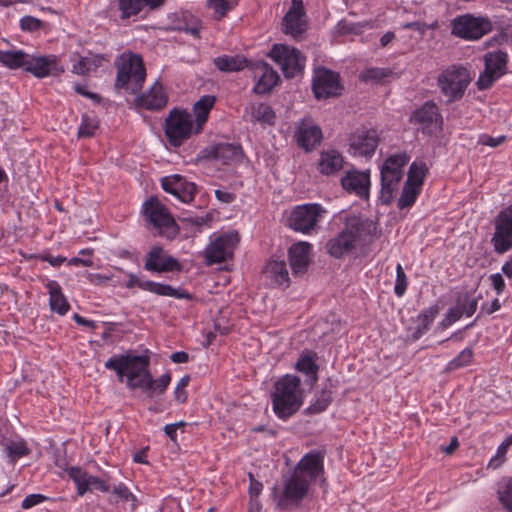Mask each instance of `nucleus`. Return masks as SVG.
<instances>
[{
	"label": "nucleus",
	"mask_w": 512,
	"mask_h": 512,
	"mask_svg": "<svg viewBox=\"0 0 512 512\" xmlns=\"http://www.w3.org/2000/svg\"><path fill=\"white\" fill-rule=\"evenodd\" d=\"M268 55L281 67L286 78H294L305 67L306 58L302 53L286 44H274Z\"/></svg>",
	"instance_id": "nucleus-7"
},
{
	"label": "nucleus",
	"mask_w": 512,
	"mask_h": 512,
	"mask_svg": "<svg viewBox=\"0 0 512 512\" xmlns=\"http://www.w3.org/2000/svg\"><path fill=\"white\" fill-rule=\"evenodd\" d=\"M238 242L237 232L222 234L216 237L204 250L206 264L213 265L232 259Z\"/></svg>",
	"instance_id": "nucleus-9"
},
{
	"label": "nucleus",
	"mask_w": 512,
	"mask_h": 512,
	"mask_svg": "<svg viewBox=\"0 0 512 512\" xmlns=\"http://www.w3.org/2000/svg\"><path fill=\"white\" fill-rule=\"evenodd\" d=\"M97 128H98V122L94 118H91L87 114H84L82 116L81 125L78 128V132H77L78 138L92 137Z\"/></svg>",
	"instance_id": "nucleus-51"
},
{
	"label": "nucleus",
	"mask_w": 512,
	"mask_h": 512,
	"mask_svg": "<svg viewBox=\"0 0 512 512\" xmlns=\"http://www.w3.org/2000/svg\"><path fill=\"white\" fill-rule=\"evenodd\" d=\"M342 188L349 194L368 199L370 189V172L351 169L341 178Z\"/></svg>",
	"instance_id": "nucleus-22"
},
{
	"label": "nucleus",
	"mask_w": 512,
	"mask_h": 512,
	"mask_svg": "<svg viewBox=\"0 0 512 512\" xmlns=\"http://www.w3.org/2000/svg\"><path fill=\"white\" fill-rule=\"evenodd\" d=\"M402 178L403 174H388L381 172L380 200L382 204L388 205L391 203L394 193L398 190V186Z\"/></svg>",
	"instance_id": "nucleus-37"
},
{
	"label": "nucleus",
	"mask_w": 512,
	"mask_h": 512,
	"mask_svg": "<svg viewBox=\"0 0 512 512\" xmlns=\"http://www.w3.org/2000/svg\"><path fill=\"white\" fill-rule=\"evenodd\" d=\"M165 136L173 147L181 146L192 135H197L196 125L190 113L177 108L172 109L165 119Z\"/></svg>",
	"instance_id": "nucleus-4"
},
{
	"label": "nucleus",
	"mask_w": 512,
	"mask_h": 512,
	"mask_svg": "<svg viewBox=\"0 0 512 512\" xmlns=\"http://www.w3.org/2000/svg\"><path fill=\"white\" fill-rule=\"evenodd\" d=\"M361 228L362 224L359 220L347 223L345 229L327 242V252L335 258H340L345 253L352 250L355 246Z\"/></svg>",
	"instance_id": "nucleus-14"
},
{
	"label": "nucleus",
	"mask_w": 512,
	"mask_h": 512,
	"mask_svg": "<svg viewBox=\"0 0 512 512\" xmlns=\"http://www.w3.org/2000/svg\"><path fill=\"white\" fill-rule=\"evenodd\" d=\"M309 485L307 477H300L293 472L285 481L284 490L277 499V506L286 509L289 504L299 503L307 495Z\"/></svg>",
	"instance_id": "nucleus-18"
},
{
	"label": "nucleus",
	"mask_w": 512,
	"mask_h": 512,
	"mask_svg": "<svg viewBox=\"0 0 512 512\" xmlns=\"http://www.w3.org/2000/svg\"><path fill=\"white\" fill-rule=\"evenodd\" d=\"M498 499L507 512H512V477L503 479L499 484Z\"/></svg>",
	"instance_id": "nucleus-48"
},
{
	"label": "nucleus",
	"mask_w": 512,
	"mask_h": 512,
	"mask_svg": "<svg viewBox=\"0 0 512 512\" xmlns=\"http://www.w3.org/2000/svg\"><path fill=\"white\" fill-rule=\"evenodd\" d=\"M494 223L491 243L497 254H504L512 249V204L498 213Z\"/></svg>",
	"instance_id": "nucleus-10"
},
{
	"label": "nucleus",
	"mask_w": 512,
	"mask_h": 512,
	"mask_svg": "<svg viewBox=\"0 0 512 512\" xmlns=\"http://www.w3.org/2000/svg\"><path fill=\"white\" fill-rule=\"evenodd\" d=\"M344 158L337 150L322 151L319 160V171L324 175H333L343 168Z\"/></svg>",
	"instance_id": "nucleus-34"
},
{
	"label": "nucleus",
	"mask_w": 512,
	"mask_h": 512,
	"mask_svg": "<svg viewBox=\"0 0 512 512\" xmlns=\"http://www.w3.org/2000/svg\"><path fill=\"white\" fill-rule=\"evenodd\" d=\"M332 400L331 391L322 390L316 400L307 408L308 414H318L327 409Z\"/></svg>",
	"instance_id": "nucleus-49"
},
{
	"label": "nucleus",
	"mask_w": 512,
	"mask_h": 512,
	"mask_svg": "<svg viewBox=\"0 0 512 512\" xmlns=\"http://www.w3.org/2000/svg\"><path fill=\"white\" fill-rule=\"evenodd\" d=\"M207 6L214 10L218 19H222L233 9V5L229 0H207Z\"/></svg>",
	"instance_id": "nucleus-54"
},
{
	"label": "nucleus",
	"mask_w": 512,
	"mask_h": 512,
	"mask_svg": "<svg viewBox=\"0 0 512 512\" xmlns=\"http://www.w3.org/2000/svg\"><path fill=\"white\" fill-rule=\"evenodd\" d=\"M421 188L404 183L397 206L399 209H405L413 206L417 197L421 193Z\"/></svg>",
	"instance_id": "nucleus-47"
},
{
	"label": "nucleus",
	"mask_w": 512,
	"mask_h": 512,
	"mask_svg": "<svg viewBox=\"0 0 512 512\" xmlns=\"http://www.w3.org/2000/svg\"><path fill=\"white\" fill-rule=\"evenodd\" d=\"M164 1L165 0H117L118 9L121 12L120 18L125 20L136 16L146 6L150 9H156L162 6Z\"/></svg>",
	"instance_id": "nucleus-31"
},
{
	"label": "nucleus",
	"mask_w": 512,
	"mask_h": 512,
	"mask_svg": "<svg viewBox=\"0 0 512 512\" xmlns=\"http://www.w3.org/2000/svg\"><path fill=\"white\" fill-rule=\"evenodd\" d=\"M129 361L127 360V355H121L118 357H111L109 358L106 363L105 367L110 370L116 371L117 375L119 376L120 380H122V377L125 375L127 363Z\"/></svg>",
	"instance_id": "nucleus-52"
},
{
	"label": "nucleus",
	"mask_w": 512,
	"mask_h": 512,
	"mask_svg": "<svg viewBox=\"0 0 512 512\" xmlns=\"http://www.w3.org/2000/svg\"><path fill=\"white\" fill-rule=\"evenodd\" d=\"M117 76L115 87L125 89L132 94L138 93L146 78V69L143 59L137 54H123L116 62Z\"/></svg>",
	"instance_id": "nucleus-2"
},
{
	"label": "nucleus",
	"mask_w": 512,
	"mask_h": 512,
	"mask_svg": "<svg viewBox=\"0 0 512 512\" xmlns=\"http://www.w3.org/2000/svg\"><path fill=\"white\" fill-rule=\"evenodd\" d=\"M161 187L165 192L172 194L183 203L192 202L197 191L195 183L187 181L179 174L163 177Z\"/></svg>",
	"instance_id": "nucleus-20"
},
{
	"label": "nucleus",
	"mask_w": 512,
	"mask_h": 512,
	"mask_svg": "<svg viewBox=\"0 0 512 512\" xmlns=\"http://www.w3.org/2000/svg\"><path fill=\"white\" fill-rule=\"evenodd\" d=\"M428 171L424 162H413L409 167L405 183L422 189Z\"/></svg>",
	"instance_id": "nucleus-45"
},
{
	"label": "nucleus",
	"mask_w": 512,
	"mask_h": 512,
	"mask_svg": "<svg viewBox=\"0 0 512 512\" xmlns=\"http://www.w3.org/2000/svg\"><path fill=\"white\" fill-rule=\"evenodd\" d=\"M389 72L384 68H368L361 72L360 79L362 81H381L385 77H387Z\"/></svg>",
	"instance_id": "nucleus-55"
},
{
	"label": "nucleus",
	"mask_w": 512,
	"mask_h": 512,
	"mask_svg": "<svg viewBox=\"0 0 512 512\" xmlns=\"http://www.w3.org/2000/svg\"><path fill=\"white\" fill-rule=\"evenodd\" d=\"M315 358V353L302 354L295 366L298 371L307 376V383L309 385H314L318 380L319 366L317 365Z\"/></svg>",
	"instance_id": "nucleus-39"
},
{
	"label": "nucleus",
	"mask_w": 512,
	"mask_h": 512,
	"mask_svg": "<svg viewBox=\"0 0 512 512\" xmlns=\"http://www.w3.org/2000/svg\"><path fill=\"white\" fill-rule=\"evenodd\" d=\"M408 286V279L406 276V273L400 263L396 266V279H395V286H394V293L398 297H402Z\"/></svg>",
	"instance_id": "nucleus-53"
},
{
	"label": "nucleus",
	"mask_w": 512,
	"mask_h": 512,
	"mask_svg": "<svg viewBox=\"0 0 512 512\" xmlns=\"http://www.w3.org/2000/svg\"><path fill=\"white\" fill-rule=\"evenodd\" d=\"M127 363L125 375L127 376V384L130 388H139L140 381L148 371L149 358L147 356H129L127 355Z\"/></svg>",
	"instance_id": "nucleus-29"
},
{
	"label": "nucleus",
	"mask_w": 512,
	"mask_h": 512,
	"mask_svg": "<svg viewBox=\"0 0 512 512\" xmlns=\"http://www.w3.org/2000/svg\"><path fill=\"white\" fill-rule=\"evenodd\" d=\"M69 477L75 482L79 495H84L91 489L109 492L110 487L106 482L96 476L88 475L79 467H71L68 469Z\"/></svg>",
	"instance_id": "nucleus-26"
},
{
	"label": "nucleus",
	"mask_w": 512,
	"mask_h": 512,
	"mask_svg": "<svg viewBox=\"0 0 512 512\" xmlns=\"http://www.w3.org/2000/svg\"><path fill=\"white\" fill-rule=\"evenodd\" d=\"M113 493L125 501L136 500L135 496L129 491V489L123 483H120L119 485L115 486L113 489Z\"/></svg>",
	"instance_id": "nucleus-63"
},
{
	"label": "nucleus",
	"mask_w": 512,
	"mask_h": 512,
	"mask_svg": "<svg viewBox=\"0 0 512 512\" xmlns=\"http://www.w3.org/2000/svg\"><path fill=\"white\" fill-rule=\"evenodd\" d=\"M506 140V136L501 135L499 137H492L487 134H482L479 136L478 143L484 146L497 147L501 145Z\"/></svg>",
	"instance_id": "nucleus-60"
},
{
	"label": "nucleus",
	"mask_w": 512,
	"mask_h": 512,
	"mask_svg": "<svg viewBox=\"0 0 512 512\" xmlns=\"http://www.w3.org/2000/svg\"><path fill=\"white\" fill-rule=\"evenodd\" d=\"M254 78H257L253 91L257 94H267L277 85L280 77L268 63L263 61L256 62L253 67Z\"/></svg>",
	"instance_id": "nucleus-23"
},
{
	"label": "nucleus",
	"mask_w": 512,
	"mask_h": 512,
	"mask_svg": "<svg viewBox=\"0 0 512 512\" xmlns=\"http://www.w3.org/2000/svg\"><path fill=\"white\" fill-rule=\"evenodd\" d=\"M324 472L323 455L317 451L307 453L297 464L294 473L307 477L309 483Z\"/></svg>",
	"instance_id": "nucleus-27"
},
{
	"label": "nucleus",
	"mask_w": 512,
	"mask_h": 512,
	"mask_svg": "<svg viewBox=\"0 0 512 512\" xmlns=\"http://www.w3.org/2000/svg\"><path fill=\"white\" fill-rule=\"evenodd\" d=\"M312 246L308 242H298L293 244L288 250L289 262L293 276H303L311 262Z\"/></svg>",
	"instance_id": "nucleus-25"
},
{
	"label": "nucleus",
	"mask_w": 512,
	"mask_h": 512,
	"mask_svg": "<svg viewBox=\"0 0 512 512\" xmlns=\"http://www.w3.org/2000/svg\"><path fill=\"white\" fill-rule=\"evenodd\" d=\"M409 159L410 157L405 152L390 155L382 164L381 172L403 174V168L408 163Z\"/></svg>",
	"instance_id": "nucleus-44"
},
{
	"label": "nucleus",
	"mask_w": 512,
	"mask_h": 512,
	"mask_svg": "<svg viewBox=\"0 0 512 512\" xmlns=\"http://www.w3.org/2000/svg\"><path fill=\"white\" fill-rule=\"evenodd\" d=\"M379 143V136L374 129H358L350 137V149L354 155L371 157Z\"/></svg>",
	"instance_id": "nucleus-21"
},
{
	"label": "nucleus",
	"mask_w": 512,
	"mask_h": 512,
	"mask_svg": "<svg viewBox=\"0 0 512 512\" xmlns=\"http://www.w3.org/2000/svg\"><path fill=\"white\" fill-rule=\"evenodd\" d=\"M46 499H47V497L42 494H30L24 498V500L22 501L21 507L23 509H29L37 504L42 503Z\"/></svg>",
	"instance_id": "nucleus-61"
},
{
	"label": "nucleus",
	"mask_w": 512,
	"mask_h": 512,
	"mask_svg": "<svg viewBox=\"0 0 512 512\" xmlns=\"http://www.w3.org/2000/svg\"><path fill=\"white\" fill-rule=\"evenodd\" d=\"M271 400L276 416L286 420L293 416L302 406L304 396L298 376L286 374L279 378L273 387Z\"/></svg>",
	"instance_id": "nucleus-1"
},
{
	"label": "nucleus",
	"mask_w": 512,
	"mask_h": 512,
	"mask_svg": "<svg viewBox=\"0 0 512 512\" xmlns=\"http://www.w3.org/2000/svg\"><path fill=\"white\" fill-rule=\"evenodd\" d=\"M38 258L41 261L48 262L53 267H59L60 265L67 261V258L64 256H53L51 254H42L39 255Z\"/></svg>",
	"instance_id": "nucleus-64"
},
{
	"label": "nucleus",
	"mask_w": 512,
	"mask_h": 512,
	"mask_svg": "<svg viewBox=\"0 0 512 512\" xmlns=\"http://www.w3.org/2000/svg\"><path fill=\"white\" fill-rule=\"evenodd\" d=\"M216 102V97L213 95H203L200 99L194 104L193 112L195 115V125H196V133H201L205 123L208 120L210 111L214 107Z\"/></svg>",
	"instance_id": "nucleus-33"
},
{
	"label": "nucleus",
	"mask_w": 512,
	"mask_h": 512,
	"mask_svg": "<svg viewBox=\"0 0 512 512\" xmlns=\"http://www.w3.org/2000/svg\"><path fill=\"white\" fill-rule=\"evenodd\" d=\"M409 122L418 125L424 134L431 135L442 124V117L437 105L433 101H426L413 111Z\"/></svg>",
	"instance_id": "nucleus-16"
},
{
	"label": "nucleus",
	"mask_w": 512,
	"mask_h": 512,
	"mask_svg": "<svg viewBox=\"0 0 512 512\" xmlns=\"http://www.w3.org/2000/svg\"><path fill=\"white\" fill-rule=\"evenodd\" d=\"M248 110V108H246ZM249 120L253 123H261L267 125H274L276 115L274 110L269 104L256 103L249 106Z\"/></svg>",
	"instance_id": "nucleus-38"
},
{
	"label": "nucleus",
	"mask_w": 512,
	"mask_h": 512,
	"mask_svg": "<svg viewBox=\"0 0 512 512\" xmlns=\"http://www.w3.org/2000/svg\"><path fill=\"white\" fill-rule=\"evenodd\" d=\"M27 56L28 54L22 50H0V63L9 69L23 68L25 70Z\"/></svg>",
	"instance_id": "nucleus-41"
},
{
	"label": "nucleus",
	"mask_w": 512,
	"mask_h": 512,
	"mask_svg": "<svg viewBox=\"0 0 512 512\" xmlns=\"http://www.w3.org/2000/svg\"><path fill=\"white\" fill-rule=\"evenodd\" d=\"M104 57L94 55L92 57H79L78 61L73 64L72 72L77 75L86 76L90 72L95 71L102 65Z\"/></svg>",
	"instance_id": "nucleus-42"
},
{
	"label": "nucleus",
	"mask_w": 512,
	"mask_h": 512,
	"mask_svg": "<svg viewBox=\"0 0 512 512\" xmlns=\"http://www.w3.org/2000/svg\"><path fill=\"white\" fill-rule=\"evenodd\" d=\"M170 382L171 374L169 372L164 373L156 380L153 379L151 373H146L138 385L139 388L147 393L148 397L153 398L163 394L168 388Z\"/></svg>",
	"instance_id": "nucleus-32"
},
{
	"label": "nucleus",
	"mask_w": 512,
	"mask_h": 512,
	"mask_svg": "<svg viewBox=\"0 0 512 512\" xmlns=\"http://www.w3.org/2000/svg\"><path fill=\"white\" fill-rule=\"evenodd\" d=\"M265 273L279 286L288 287L290 285L289 272L284 260L272 258L265 267Z\"/></svg>",
	"instance_id": "nucleus-36"
},
{
	"label": "nucleus",
	"mask_w": 512,
	"mask_h": 512,
	"mask_svg": "<svg viewBox=\"0 0 512 512\" xmlns=\"http://www.w3.org/2000/svg\"><path fill=\"white\" fill-rule=\"evenodd\" d=\"M144 269L155 273L181 271L182 265L173 256L169 255L163 247L154 245L145 256Z\"/></svg>",
	"instance_id": "nucleus-17"
},
{
	"label": "nucleus",
	"mask_w": 512,
	"mask_h": 512,
	"mask_svg": "<svg viewBox=\"0 0 512 512\" xmlns=\"http://www.w3.org/2000/svg\"><path fill=\"white\" fill-rule=\"evenodd\" d=\"M463 316L464 315L459 310V308H457L456 306L450 307L447 310L446 314L444 315V318L442 319V321L439 323V325L442 329H446L449 326H451L453 323H455L456 321L461 319V317H463Z\"/></svg>",
	"instance_id": "nucleus-56"
},
{
	"label": "nucleus",
	"mask_w": 512,
	"mask_h": 512,
	"mask_svg": "<svg viewBox=\"0 0 512 512\" xmlns=\"http://www.w3.org/2000/svg\"><path fill=\"white\" fill-rule=\"evenodd\" d=\"M439 313L438 305H433L427 309H424L418 315L419 325L416 327L415 332L413 333L414 339H419L423 334H425L432 325L434 319Z\"/></svg>",
	"instance_id": "nucleus-43"
},
{
	"label": "nucleus",
	"mask_w": 512,
	"mask_h": 512,
	"mask_svg": "<svg viewBox=\"0 0 512 512\" xmlns=\"http://www.w3.org/2000/svg\"><path fill=\"white\" fill-rule=\"evenodd\" d=\"M46 288L49 293V304L52 311L59 315H65L70 309V305L62 292L61 286L54 280L48 281Z\"/></svg>",
	"instance_id": "nucleus-35"
},
{
	"label": "nucleus",
	"mask_w": 512,
	"mask_h": 512,
	"mask_svg": "<svg viewBox=\"0 0 512 512\" xmlns=\"http://www.w3.org/2000/svg\"><path fill=\"white\" fill-rule=\"evenodd\" d=\"M207 151V157L220 161L224 165L239 162L243 157V149L240 144L218 143Z\"/></svg>",
	"instance_id": "nucleus-28"
},
{
	"label": "nucleus",
	"mask_w": 512,
	"mask_h": 512,
	"mask_svg": "<svg viewBox=\"0 0 512 512\" xmlns=\"http://www.w3.org/2000/svg\"><path fill=\"white\" fill-rule=\"evenodd\" d=\"M323 213L324 208L317 203L298 205L287 219L288 226L297 232L307 234L315 228Z\"/></svg>",
	"instance_id": "nucleus-8"
},
{
	"label": "nucleus",
	"mask_w": 512,
	"mask_h": 512,
	"mask_svg": "<svg viewBox=\"0 0 512 512\" xmlns=\"http://www.w3.org/2000/svg\"><path fill=\"white\" fill-rule=\"evenodd\" d=\"M480 297L481 296L471 297L468 292L461 293L456 299L455 306L459 308L464 316L471 317L477 310L478 299Z\"/></svg>",
	"instance_id": "nucleus-46"
},
{
	"label": "nucleus",
	"mask_w": 512,
	"mask_h": 512,
	"mask_svg": "<svg viewBox=\"0 0 512 512\" xmlns=\"http://www.w3.org/2000/svg\"><path fill=\"white\" fill-rule=\"evenodd\" d=\"M293 137L299 148L311 152L321 143L323 134L312 117L306 116L295 123Z\"/></svg>",
	"instance_id": "nucleus-12"
},
{
	"label": "nucleus",
	"mask_w": 512,
	"mask_h": 512,
	"mask_svg": "<svg viewBox=\"0 0 512 512\" xmlns=\"http://www.w3.org/2000/svg\"><path fill=\"white\" fill-rule=\"evenodd\" d=\"M490 281L493 289L496 291L497 295H501L505 290V281L500 273H495L490 275Z\"/></svg>",
	"instance_id": "nucleus-62"
},
{
	"label": "nucleus",
	"mask_w": 512,
	"mask_h": 512,
	"mask_svg": "<svg viewBox=\"0 0 512 512\" xmlns=\"http://www.w3.org/2000/svg\"><path fill=\"white\" fill-rule=\"evenodd\" d=\"M213 62L222 72H238L247 66V59L241 55H222L216 57Z\"/></svg>",
	"instance_id": "nucleus-40"
},
{
	"label": "nucleus",
	"mask_w": 512,
	"mask_h": 512,
	"mask_svg": "<svg viewBox=\"0 0 512 512\" xmlns=\"http://www.w3.org/2000/svg\"><path fill=\"white\" fill-rule=\"evenodd\" d=\"M43 26V22L32 16H25L20 20V27L24 31L34 32Z\"/></svg>",
	"instance_id": "nucleus-58"
},
{
	"label": "nucleus",
	"mask_w": 512,
	"mask_h": 512,
	"mask_svg": "<svg viewBox=\"0 0 512 512\" xmlns=\"http://www.w3.org/2000/svg\"><path fill=\"white\" fill-rule=\"evenodd\" d=\"M25 71L41 79L50 75H61L64 67L56 55L31 56L28 54Z\"/></svg>",
	"instance_id": "nucleus-19"
},
{
	"label": "nucleus",
	"mask_w": 512,
	"mask_h": 512,
	"mask_svg": "<svg viewBox=\"0 0 512 512\" xmlns=\"http://www.w3.org/2000/svg\"><path fill=\"white\" fill-rule=\"evenodd\" d=\"M138 287L144 291L151 292L158 296L173 297L176 299L192 300L193 296L183 288H174L169 284L154 282L151 280L143 281L135 274L130 273L126 283L127 288Z\"/></svg>",
	"instance_id": "nucleus-15"
},
{
	"label": "nucleus",
	"mask_w": 512,
	"mask_h": 512,
	"mask_svg": "<svg viewBox=\"0 0 512 512\" xmlns=\"http://www.w3.org/2000/svg\"><path fill=\"white\" fill-rule=\"evenodd\" d=\"M484 70L480 73L476 86L478 90H488L507 73L508 55L502 50L489 51L484 54Z\"/></svg>",
	"instance_id": "nucleus-6"
},
{
	"label": "nucleus",
	"mask_w": 512,
	"mask_h": 512,
	"mask_svg": "<svg viewBox=\"0 0 512 512\" xmlns=\"http://www.w3.org/2000/svg\"><path fill=\"white\" fill-rule=\"evenodd\" d=\"M139 106L148 110H160L167 104V95L161 83L156 82L148 92L137 98Z\"/></svg>",
	"instance_id": "nucleus-30"
},
{
	"label": "nucleus",
	"mask_w": 512,
	"mask_h": 512,
	"mask_svg": "<svg viewBox=\"0 0 512 512\" xmlns=\"http://www.w3.org/2000/svg\"><path fill=\"white\" fill-rule=\"evenodd\" d=\"M492 26L488 19L463 15L455 18L452 22V33L467 40H477L490 32Z\"/></svg>",
	"instance_id": "nucleus-11"
},
{
	"label": "nucleus",
	"mask_w": 512,
	"mask_h": 512,
	"mask_svg": "<svg viewBox=\"0 0 512 512\" xmlns=\"http://www.w3.org/2000/svg\"><path fill=\"white\" fill-rule=\"evenodd\" d=\"M189 382H190L189 375H185L179 380V382L175 388V391H174L175 399L177 402H179V403L186 402L188 395H187L185 388L188 386Z\"/></svg>",
	"instance_id": "nucleus-57"
},
{
	"label": "nucleus",
	"mask_w": 512,
	"mask_h": 512,
	"mask_svg": "<svg viewBox=\"0 0 512 512\" xmlns=\"http://www.w3.org/2000/svg\"><path fill=\"white\" fill-rule=\"evenodd\" d=\"M471 81L470 71L461 65H450L437 77V85L447 103L460 100Z\"/></svg>",
	"instance_id": "nucleus-3"
},
{
	"label": "nucleus",
	"mask_w": 512,
	"mask_h": 512,
	"mask_svg": "<svg viewBox=\"0 0 512 512\" xmlns=\"http://www.w3.org/2000/svg\"><path fill=\"white\" fill-rule=\"evenodd\" d=\"M473 360V350L471 348H465L458 356L453 358L446 366L447 371H454L459 368L468 366Z\"/></svg>",
	"instance_id": "nucleus-50"
},
{
	"label": "nucleus",
	"mask_w": 512,
	"mask_h": 512,
	"mask_svg": "<svg viewBox=\"0 0 512 512\" xmlns=\"http://www.w3.org/2000/svg\"><path fill=\"white\" fill-rule=\"evenodd\" d=\"M6 449L12 460L26 456L29 453V449L24 443H12Z\"/></svg>",
	"instance_id": "nucleus-59"
},
{
	"label": "nucleus",
	"mask_w": 512,
	"mask_h": 512,
	"mask_svg": "<svg viewBox=\"0 0 512 512\" xmlns=\"http://www.w3.org/2000/svg\"><path fill=\"white\" fill-rule=\"evenodd\" d=\"M312 90L318 100L339 96L342 90L339 74L324 67L317 68L312 82Z\"/></svg>",
	"instance_id": "nucleus-13"
},
{
	"label": "nucleus",
	"mask_w": 512,
	"mask_h": 512,
	"mask_svg": "<svg viewBox=\"0 0 512 512\" xmlns=\"http://www.w3.org/2000/svg\"><path fill=\"white\" fill-rule=\"evenodd\" d=\"M304 6L301 0H292L291 7L283 17V32L294 38L305 31Z\"/></svg>",
	"instance_id": "nucleus-24"
},
{
	"label": "nucleus",
	"mask_w": 512,
	"mask_h": 512,
	"mask_svg": "<svg viewBox=\"0 0 512 512\" xmlns=\"http://www.w3.org/2000/svg\"><path fill=\"white\" fill-rule=\"evenodd\" d=\"M142 213L146 220L153 227L160 230V233L167 238H174L179 231L172 214L168 208L159 201L156 196L149 197L142 206Z\"/></svg>",
	"instance_id": "nucleus-5"
}]
</instances>
